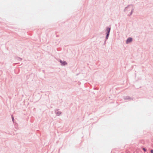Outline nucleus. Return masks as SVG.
Masks as SVG:
<instances>
[{
  "label": "nucleus",
  "mask_w": 153,
  "mask_h": 153,
  "mask_svg": "<svg viewBox=\"0 0 153 153\" xmlns=\"http://www.w3.org/2000/svg\"><path fill=\"white\" fill-rule=\"evenodd\" d=\"M107 34L106 36V39H107L108 37V36L109 35V32L110 30V28L109 27H108L107 29Z\"/></svg>",
  "instance_id": "f257e3e1"
},
{
  "label": "nucleus",
  "mask_w": 153,
  "mask_h": 153,
  "mask_svg": "<svg viewBox=\"0 0 153 153\" xmlns=\"http://www.w3.org/2000/svg\"><path fill=\"white\" fill-rule=\"evenodd\" d=\"M143 150L144 151H146V149L145 148H143Z\"/></svg>",
  "instance_id": "20e7f679"
},
{
  "label": "nucleus",
  "mask_w": 153,
  "mask_h": 153,
  "mask_svg": "<svg viewBox=\"0 0 153 153\" xmlns=\"http://www.w3.org/2000/svg\"><path fill=\"white\" fill-rule=\"evenodd\" d=\"M12 117L13 121L14 118H13V116H12Z\"/></svg>",
  "instance_id": "423d86ee"
},
{
  "label": "nucleus",
  "mask_w": 153,
  "mask_h": 153,
  "mask_svg": "<svg viewBox=\"0 0 153 153\" xmlns=\"http://www.w3.org/2000/svg\"><path fill=\"white\" fill-rule=\"evenodd\" d=\"M60 62L62 63V64L63 65H65L67 64V63L65 62H62V61H60Z\"/></svg>",
  "instance_id": "7ed1b4c3"
},
{
  "label": "nucleus",
  "mask_w": 153,
  "mask_h": 153,
  "mask_svg": "<svg viewBox=\"0 0 153 153\" xmlns=\"http://www.w3.org/2000/svg\"><path fill=\"white\" fill-rule=\"evenodd\" d=\"M132 38H129L126 41V43H128L130 42H131L132 41Z\"/></svg>",
  "instance_id": "f03ea898"
},
{
  "label": "nucleus",
  "mask_w": 153,
  "mask_h": 153,
  "mask_svg": "<svg viewBox=\"0 0 153 153\" xmlns=\"http://www.w3.org/2000/svg\"><path fill=\"white\" fill-rule=\"evenodd\" d=\"M151 153H153V150H151Z\"/></svg>",
  "instance_id": "39448f33"
}]
</instances>
